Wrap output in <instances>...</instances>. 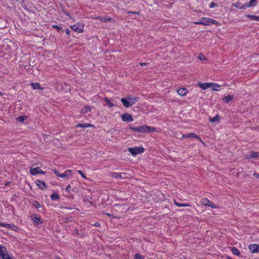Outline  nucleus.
<instances>
[{
  "label": "nucleus",
  "mask_w": 259,
  "mask_h": 259,
  "mask_svg": "<svg viewBox=\"0 0 259 259\" xmlns=\"http://www.w3.org/2000/svg\"><path fill=\"white\" fill-rule=\"evenodd\" d=\"M139 100L138 97H132L131 95H127L126 97L121 98V102L126 108L132 106Z\"/></svg>",
  "instance_id": "obj_2"
},
{
  "label": "nucleus",
  "mask_w": 259,
  "mask_h": 259,
  "mask_svg": "<svg viewBox=\"0 0 259 259\" xmlns=\"http://www.w3.org/2000/svg\"><path fill=\"white\" fill-rule=\"evenodd\" d=\"M198 85L200 88H201L202 90H206V89H207L209 88H211V87H220V85L219 84H218V83H213V82H210V83L205 82V83H198Z\"/></svg>",
  "instance_id": "obj_5"
},
{
  "label": "nucleus",
  "mask_w": 259,
  "mask_h": 259,
  "mask_svg": "<svg viewBox=\"0 0 259 259\" xmlns=\"http://www.w3.org/2000/svg\"><path fill=\"white\" fill-rule=\"evenodd\" d=\"M128 13L136 14H138V15H140V12H130V11H128Z\"/></svg>",
  "instance_id": "obj_45"
},
{
  "label": "nucleus",
  "mask_w": 259,
  "mask_h": 259,
  "mask_svg": "<svg viewBox=\"0 0 259 259\" xmlns=\"http://www.w3.org/2000/svg\"><path fill=\"white\" fill-rule=\"evenodd\" d=\"M6 251V248L5 246H0V255L2 256L3 253H5Z\"/></svg>",
  "instance_id": "obj_30"
},
{
  "label": "nucleus",
  "mask_w": 259,
  "mask_h": 259,
  "mask_svg": "<svg viewBox=\"0 0 259 259\" xmlns=\"http://www.w3.org/2000/svg\"><path fill=\"white\" fill-rule=\"evenodd\" d=\"M128 152L133 156L142 153L144 152V149L143 147H136L134 148H128Z\"/></svg>",
  "instance_id": "obj_3"
},
{
  "label": "nucleus",
  "mask_w": 259,
  "mask_h": 259,
  "mask_svg": "<svg viewBox=\"0 0 259 259\" xmlns=\"http://www.w3.org/2000/svg\"><path fill=\"white\" fill-rule=\"evenodd\" d=\"M1 226L4 227V224L0 223V227Z\"/></svg>",
  "instance_id": "obj_56"
},
{
  "label": "nucleus",
  "mask_w": 259,
  "mask_h": 259,
  "mask_svg": "<svg viewBox=\"0 0 259 259\" xmlns=\"http://www.w3.org/2000/svg\"><path fill=\"white\" fill-rule=\"evenodd\" d=\"M200 203L202 205L207 206H209L212 208H218V206L213 202L210 201L208 199L206 198L201 199Z\"/></svg>",
  "instance_id": "obj_4"
},
{
  "label": "nucleus",
  "mask_w": 259,
  "mask_h": 259,
  "mask_svg": "<svg viewBox=\"0 0 259 259\" xmlns=\"http://www.w3.org/2000/svg\"><path fill=\"white\" fill-rule=\"evenodd\" d=\"M130 129L135 132H139L142 133H153L156 131V128L146 125L138 126H130Z\"/></svg>",
  "instance_id": "obj_1"
},
{
  "label": "nucleus",
  "mask_w": 259,
  "mask_h": 259,
  "mask_svg": "<svg viewBox=\"0 0 259 259\" xmlns=\"http://www.w3.org/2000/svg\"><path fill=\"white\" fill-rule=\"evenodd\" d=\"M94 125L90 123H79L76 125V127H93Z\"/></svg>",
  "instance_id": "obj_19"
},
{
  "label": "nucleus",
  "mask_w": 259,
  "mask_h": 259,
  "mask_svg": "<svg viewBox=\"0 0 259 259\" xmlns=\"http://www.w3.org/2000/svg\"><path fill=\"white\" fill-rule=\"evenodd\" d=\"M121 119L123 121L130 122L133 121V118L131 114L124 113L121 115Z\"/></svg>",
  "instance_id": "obj_12"
},
{
  "label": "nucleus",
  "mask_w": 259,
  "mask_h": 259,
  "mask_svg": "<svg viewBox=\"0 0 259 259\" xmlns=\"http://www.w3.org/2000/svg\"><path fill=\"white\" fill-rule=\"evenodd\" d=\"M51 198L52 200H56L59 199V197L56 192H54L52 194H51Z\"/></svg>",
  "instance_id": "obj_26"
},
{
  "label": "nucleus",
  "mask_w": 259,
  "mask_h": 259,
  "mask_svg": "<svg viewBox=\"0 0 259 259\" xmlns=\"http://www.w3.org/2000/svg\"><path fill=\"white\" fill-rule=\"evenodd\" d=\"M70 27L74 31L78 33H82L83 31L84 24L82 23H77L70 26Z\"/></svg>",
  "instance_id": "obj_6"
},
{
  "label": "nucleus",
  "mask_w": 259,
  "mask_h": 259,
  "mask_svg": "<svg viewBox=\"0 0 259 259\" xmlns=\"http://www.w3.org/2000/svg\"><path fill=\"white\" fill-rule=\"evenodd\" d=\"M33 205L35 207V208H39L40 207V205L39 204V203L36 201H33Z\"/></svg>",
  "instance_id": "obj_34"
},
{
  "label": "nucleus",
  "mask_w": 259,
  "mask_h": 259,
  "mask_svg": "<svg viewBox=\"0 0 259 259\" xmlns=\"http://www.w3.org/2000/svg\"><path fill=\"white\" fill-rule=\"evenodd\" d=\"M4 227H6V228H10L11 225L9 224H4Z\"/></svg>",
  "instance_id": "obj_44"
},
{
  "label": "nucleus",
  "mask_w": 259,
  "mask_h": 259,
  "mask_svg": "<svg viewBox=\"0 0 259 259\" xmlns=\"http://www.w3.org/2000/svg\"><path fill=\"white\" fill-rule=\"evenodd\" d=\"M65 14L68 16L70 18H72L69 15L68 13H65Z\"/></svg>",
  "instance_id": "obj_54"
},
{
  "label": "nucleus",
  "mask_w": 259,
  "mask_h": 259,
  "mask_svg": "<svg viewBox=\"0 0 259 259\" xmlns=\"http://www.w3.org/2000/svg\"><path fill=\"white\" fill-rule=\"evenodd\" d=\"M195 23L197 24H201L203 25H209L210 18H201L199 19L198 22H195Z\"/></svg>",
  "instance_id": "obj_9"
},
{
  "label": "nucleus",
  "mask_w": 259,
  "mask_h": 259,
  "mask_svg": "<svg viewBox=\"0 0 259 259\" xmlns=\"http://www.w3.org/2000/svg\"><path fill=\"white\" fill-rule=\"evenodd\" d=\"M75 188L72 189V191H74V192H75Z\"/></svg>",
  "instance_id": "obj_57"
},
{
  "label": "nucleus",
  "mask_w": 259,
  "mask_h": 259,
  "mask_svg": "<svg viewBox=\"0 0 259 259\" xmlns=\"http://www.w3.org/2000/svg\"><path fill=\"white\" fill-rule=\"evenodd\" d=\"M210 23L214 24H218L219 23L215 20L210 18Z\"/></svg>",
  "instance_id": "obj_39"
},
{
  "label": "nucleus",
  "mask_w": 259,
  "mask_h": 259,
  "mask_svg": "<svg viewBox=\"0 0 259 259\" xmlns=\"http://www.w3.org/2000/svg\"><path fill=\"white\" fill-rule=\"evenodd\" d=\"M32 219L33 222L36 224H41L42 223V222L40 220V218L34 213H33L32 215Z\"/></svg>",
  "instance_id": "obj_16"
},
{
  "label": "nucleus",
  "mask_w": 259,
  "mask_h": 259,
  "mask_svg": "<svg viewBox=\"0 0 259 259\" xmlns=\"http://www.w3.org/2000/svg\"><path fill=\"white\" fill-rule=\"evenodd\" d=\"M78 172L82 177V178L86 179V177H85L84 174L81 170H78Z\"/></svg>",
  "instance_id": "obj_41"
},
{
  "label": "nucleus",
  "mask_w": 259,
  "mask_h": 259,
  "mask_svg": "<svg viewBox=\"0 0 259 259\" xmlns=\"http://www.w3.org/2000/svg\"><path fill=\"white\" fill-rule=\"evenodd\" d=\"M104 100L107 103V104H108V106L109 107L111 108L114 106V104L112 102H111V101L110 100V99L106 97L104 98Z\"/></svg>",
  "instance_id": "obj_24"
},
{
  "label": "nucleus",
  "mask_w": 259,
  "mask_h": 259,
  "mask_svg": "<svg viewBox=\"0 0 259 259\" xmlns=\"http://www.w3.org/2000/svg\"><path fill=\"white\" fill-rule=\"evenodd\" d=\"M188 92V90L186 88H180L177 90V93L181 96L186 95Z\"/></svg>",
  "instance_id": "obj_14"
},
{
  "label": "nucleus",
  "mask_w": 259,
  "mask_h": 259,
  "mask_svg": "<svg viewBox=\"0 0 259 259\" xmlns=\"http://www.w3.org/2000/svg\"><path fill=\"white\" fill-rule=\"evenodd\" d=\"M62 209L63 210V212L64 213H68L67 210H71V208L70 207H62Z\"/></svg>",
  "instance_id": "obj_36"
},
{
  "label": "nucleus",
  "mask_w": 259,
  "mask_h": 259,
  "mask_svg": "<svg viewBox=\"0 0 259 259\" xmlns=\"http://www.w3.org/2000/svg\"><path fill=\"white\" fill-rule=\"evenodd\" d=\"M70 190H71V186H70V184H69L67 187L65 189V190L66 192H67L68 193H70Z\"/></svg>",
  "instance_id": "obj_38"
},
{
  "label": "nucleus",
  "mask_w": 259,
  "mask_h": 259,
  "mask_svg": "<svg viewBox=\"0 0 259 259\" xmlns=\"http://www.w3.org/2000/svg\"><path fill=\"white\" fill-rule=\"evenodd\" d=\"M240 3L238 2L234 3L232 4V6L234 7H236L237 8L240 9Z\"/></svg>",
  "instance_id": "obj_33"
},
{
  "label": "nucleus",
  "mask_w": 259,
  "mask_h": 259,
  "mask_svg": "<svg viewBox=\"0 0 259 259\" xmlns=\"http://www.w3.org/2000/svg\"><path fill=\"white\" fill-rule=\"evenodd\" d=\"M102 18V17H100V16L96 17H95V19H97V20H99V18Z\"/></svg>",
  "instance_id": "obj_55"
},
{
  "label": "nucleus",
  "mask_w": 259,
  "mask_h": 259,
  "mask_svg": "<svg viewBox=\"0 0 259 259\" xmlns=\"http://www.w3.org/2000/svg\"><path fill=\"white\" fill-rule=\"evenodd\" d=\"M53 171L54 172L55 174L57 176H58V177H60V175H61V174H60V173L59 172V171H58V170H57L55 169V170H53Z\"/></svg>",
  "instance_id": "obj_37"
},
{
  "label": "nucleus",
  "mask_w": 259,
  "mask_h": 259,
  "mask_svg": "<svg viewBox=\"0 0 259 259\" xmlns=\"http://www.w3.org/2000/svg\"><path fill=\"white\" fill-rule=\"evenodd\" d=\"M134 259H145L144 256L140 254L136 253L135 255Z\"/></svg>",
  "instance_id": "obj_31"
},
{
  "label": "nucleus",
  "mask_w": 259,
  "mask_h": 259,
  "mask_svg": "<svg viewBox=\"0 0 259 259\" xmlns=\"http://www.w3.org/2000/svg\"><path fill=\"white\" fill-rule=\"evenodd\" d=\"M174 204L177 206H190V205L189 203H180L174 200Z\"/></svg>",
  "instance_id": "obj_25"
},
{
  "label": "nucleus",
  "mask_w": 259,
  "mask_h": 259,
  "mask_svg": "<svg viewBox=\"0 0 259 259\" xmlns=\"http://www.w3.org/2000/svg\"><path fill=\"white\" fill-rule=\"evenodd\" d=\"M75 233H77V230H75Z\"/></svg>",
  "instance_id": "obj_59"
},
{
  "label": "nucleus",
  "mask_w": 259,
  "mask_h": 259,
  "mask_svg": "<svg viewBox=\"0 0 259 259\" xmlns=\"http://www.w3.org/2000/svg\"><path fill=\"white\" fill-rule=\"evenodd\" d=\"M148 64H149V63H140V65L141 66H146Z\"/></svg>",
  "instance_id": "obj_46"
},
{
  "label": "nucleus",
  "mask_w": 259,
  "mask_h": 259,
  "mask_svg": "<svg viewBox=\"0 0 259 259\" xmlns=\"http://www.w3.org/2000/svg\"><path fill=\"white\" fill-rule=\"evenodd\" d=\"M31 87L34 90L41 89L40 86L38 83H31Z\"/></svg>",
  "instance_id": "obj_28"
},
{
  "label": "nucleus",
  "mask_w": 259,
  "mask_h": 259,
  "mask_svg": "<svg viewBox=\"0 0 259 259\" xmlns=\"http://www.w3.org/2000/svg\"><path fill=\"white\" fill-rule=\"evenodd\" d=\"M220 119H221V116H219V115H217L214 117L210 118L209 121L211 123H214L215 121H220Z\"/></svg>",
  "instance_id": "obj_22"
},
{
  "label": "nucleus",
  "mask_w": 259,
  "mask_h": 259,
  "mask_svg": "<svg viewBox=\"0 0 259 259\" xmlns=\"http://www.w3.org/2000/svg\"><path fill=\"white\" fill-rule=\"evenodd\" d=\"M106 20H107V22H108V21H111L112 20V19L110 17H106Z\"/></svg>",
  "instance_id": "obj_49"
},
{
  "label": "nucleus",
  "mask_w": 259,
  "mask_h": 259,
  "mask_svg": "<svg viewBox=\"0 0 259 259\" xmlns=\"http://www.w3.org/2000/svg\"><path fill=\"white\" fill-rule=\"evenodd\" d=\"M216 6H217V4L212 2V3H210V4L209 5V8H214V7H215Z\"/></svg>",
  "instance_id": "obj_40"
},
{
  "label": "nucleus",
  "mask_w": 259,
  "mask_h": 259,
  "mask_svg": "<svg viewBox=\"0 0 259 259\" xmlns=\"http://www.w3.org/2000/svg\"><path fill=\"white\" fill-rule=\"evenodd\" d=\"M248 248L250 252L252 253L259 252V245L256 244H252L248 246Z\"/></svg>",
  "instance_id": "obj_8"
},
{
  "label": "nucleus",
  "mask_w": 259,
  "mask_h": 259,
  "mask_svg": "<svg viewBox=\"0 0 259 259\" xmlns=\"http://www.w3.org/2000/svg\"><path fill=\"white\" fill-rule=\"evenodd\" d=\"M258 156V153L255 152H252L251 154L248 156L246 157V158H256Z\"/></svg>",
  "instance_id": "obj_27"
},
{
  "label": "nucleus",
  "mask_w": 259,
  "mask_h": 259,
  "mask_svg": "<svg viewBox=\"0 0 259 259\" xmlns=\"http://www.w3.org/2000/svg\"><path fill=\"white\" fill-rule=\"evenodd\" d=\"M91 110V107L90 106H85L83 109L81 110V113H87Z\"/></svg>",
  "instance_id": "obj_23"
},
{
  "label": "nucleus",
  "mask_w": 259,
  "mask_h": 259,
  "mask_svg": "<svg viewBox=\"0 0 259 259\" xmlns=\"http://www.w3.org/2000/svg\"><path fill=\"white\" fill-rule=\"evenodd\" d=\"M212 90L213 91H218V90L217 89V87H212Z\"/></svg>",
  "instance_id": "obj_52"
},
{
  "label": "nucleus",
  "mask_w": 259,
  "mask_h": 259,
  "mask_svg": "<svg viewBox=\"0 0 259 259\" xmlns=\"http://www.w3.org/2000/svg\"><path fill=\"white\" fill-rule=\"evenodd\" d=\"M94 225L96 227H99L100 224L99 223L96 222V223H95Z\"/></svg>",
  "instance_id": "obj_51"
},
{
  "label": "nucleus",
  "mask_w": 259,
  "mask_h": 259,
  "mask_svg": "<svg viewBox=\"0 0 259 259\" xmlns=\"http://www.w3.org/2000/svg\"><path fill=\"white\" fill-rule=\"evenodd\" d=\"M234 98V95H227L226 96H225L223 99V100L226 103H229L231 100H232V99H233Z\"/></svg>",
  "instance_id": "obj_17"
},
{
  "label": "nucleus",
  "mask_w": 259,
  "mask_h": 259,
  "mask_svg": "<svg viewBox=\"0 0 259 259\" xmlns=\"http://www.w3.org/2000/svg\"><path fill=\"white\" fill-rule=\"evenodd\" d=\"M53 28L56 29L58 31L62 29V27L58 25H53Z\"/></svg>",
  "instance_id": "obj_35"
},
{
  "label": "nucleus",
  "mask_w": 259,
  "mask_h": 259,
  "mask_svg": "<svg viewBox=\"0 0 259 259\" xmlns=\"http://www.w3.org/2000/svg\"><path fill=\"white\" fill-rule=\"evenodd\" d=\"M253 176H255V177H257V178H259V174H258L254 173V174H253Z\"/></svg>",
  "instance_id": "obj_53"
},
{
  "label": "nucleus",
  "mask_w": 259,
  "mask_h": 259,
  "mask_svg": "<svg viewBox=\"0 0 259 259\" xmlns=\"http://www.w3.org/2000/svg\"><path fill=\"white\" fill-rule=\"evenodd\" d=\"M257 0H250L248 4H246V7H251L257 5Z\"/></svg>",
  "instance_id": "obj_18"
},
{
  "label": "nucleus",
  "mask_w": 259,
  "mask_h": 259,
  "mask_svg": "<svg viewBox=\"0 0 259 259\" xmlns=\"http://www.w3.org/2000/svg\"><path fill=\"white\" fill-rule=\"evenodd\" d=\"M2 257L3 259H12L8 253H3Z\"/></svg>",
  "instance_id": "obj_32"
},
{
  "label": "nucleus",
  "mask_w": 259,
  "mask_h": 259,
  "mask_svg": "<svg viewBox=\"0 0 259 259\" xmlns=\"http://www.w3.org/2000/svg\"><path fill=\"white\" fill-rule=\"evenodd\" d=\"M126 174L125 173H118L115 172H113L110 173V176L112 177L115 178H121V179H125L126 178L125 177Z\"/></svg>",
  "instance_id": "obj_11"
},
{
  "label": "nucleus",
  "mask_w": 259,
  "mask_h": 259,
  "mask_svg": "<svg viewBox=\"0 0 259 259\" xmlns=\"http://www.w3.org/2000/svg\"><path fill=\"white\" fill-rule=\"evenodd\" d=\"M30 173L31 175L35 176L37 174H45V171H42L39 167H36L35 168H31L30 169Z\"/></svg>",
  "instance_id": "obj_7"
},
{
  "label": "nucleus",
  "mask_w": 259,
  "mask_h": 259,
  "mask_svg": "<svg viewBox=\"0 0 259 259\" xmlns=\"http://www.w3.org/2000/svg\"><path fill=\"white\" fill-rule=\"evenodd\" d=\"M2 93L0 92V95H2Z\"/></svg>",
  "instance_id": "obj_58"
},
{
  "label": "nucleus",
  "mask_w": 259,
  "mask_h": 259,
  "mask_svg": "<svg viewBox=\"0 0 259 259\" xmlns=\"http://www.w3.org/2000/svg\"><path fill=\"white\" fill-rule=\"evenodd\" d=\"M35 184L37 185V186L40 189L44 190L46 189L47 188V186L46 185V183L44 181L41 180H36L35 181Z\"/></svg>",
  "instance_id": "obj_10"
},
{
  "label": "nucleus",
  "mask_w": 259,
  "mask_h": 259,
  "mask_svg": "<svg viewBox=\"0 0 259 259\" xmlns=\"http://www.w3.org/2000/svg\"><path fill=\"white\" fill-rule=\"evenodd\" d=\"M70 219H71V217L70 218H65V220L64 221V222H67Z\"/></svg>",
  "instance_id": "obj_50"
},
{
  "label": "nucleus",
  "mask_w": 259,
  "mask_h": 259,
  "mask_svg": "<svg viewBox=\"0 0 259 259\" xmlns=\"http://www.w3.org/2000/svg\"><path fill=\"white\" fill-rule=\"evenodd\" d=\"M99 19L101 20V22H107L106 17L100 18Z\"/></svg>",
  "instance_id": "obj_42"
},
{
  "label": "nucleus",
  "mask_w": 259,
  "mask_h": 259,
  "mask_svg": "<svg viewBox=\"0 0 259 259\" xmlns=\"http://www.w3.org/2000/svg\"><path fill=\"white\" fill-rule=\"evenodd\" d=\"M27 118V116H19L16 119L18 121L23 122Z\"/></svg>",
  "instance_id": "obj_29"
},
{
  "label": "nucleus",
  "mask_w": 259,
  "mask_h": 259,
  "mask_svg": "<svg viewBox=\"0 0 259 259\" xmlns=\"http://www.w3.org/2000/svg\"><path fill=\"white\" fill-rule=\"evenodd\" d=\"M183 138H197L200 141H201V139L194 133H189L188 134H183L182 136Z\"/></svg>",
  "instance_id": "obj_13"
},
{
  "label": "nucleus",
  "mask_w": 259,
  "mask_h": 259,
  "mask_svg": "<svg viewBox=\"0 0 259 259\" xmlns=\"http://www.w3.org/2000/svg\"><path fill=\"white\" fill-rule=\"evenodd\" d=\"M70 30L69 29H66V33L68 35H69L70 34Z\"/></svg>",
  "instance_id": "obj_48"
},
{
  "label": "nucleus",
  "mask_w": 259,
  "mask_h": 259,
  "mask_svg": "<svg viewBox=\"0 0 259 259\" xmlns=\"http://www.w3.org/2000/svg\"><path fill=\"white\" fill-rule=\"evenodd\" d=\"M199 58L200 60H205V59L202 54H199Z\"/></svg>",
  "instance_id": "obj_43"
},
{
  "label": "nucleus",
  "mask_w": 259,
  "mask_h": 259,
  "mask_svg": "<svg viewBox=\"0 0 259 259\" xmlns=\"http://www.w3.org/2000/svg\"><path fill=\"white\" fill-rule=\"evenodd\" d=\"M246 17L249 18L251 20L259 21V16H256L254 15L248 14L246 16Z\"/></svg>",
  "instance_id": "obj_21"
},
{
  "label": "nucleus",
  "mask_w": 259,
  "mask_h": 259,
  "mask_svg": "<svg viewBox=\"0 0 259 259\" xmlns=\"http://www.w3.org/2000/svg\"><path fill=\"white\" fill-rule=\"evenodd\" d=\"M72 172L70 170H67L64 173L60 175V178H65L66 177H69L72 176Z\"/></svg>",
  "instance_id": "obj_15"
},
{
  "label": "nucleus",
  "mask_w": 259,
  "mask_h": 259,
  "mask_svg": "<svg viewBox=\"0 0 259 259\" xmlns=\"http://www.w3.org/2000/svg\"><path fill=\"white\" fill-rule=\"evenodd\" d=\"M231 250L232 251V252L234 254V255H236L237 256H239L240 253V252L238 250V249L235 247H231Z\"/></svg>",
  "instance_id": "obj_20"
},
{
  "label": "nucleus",
  "mask_w": 259,
  "mask_h": 259,
  "mask_svg": "<svg viewBox=\"0 0 259 259\" xmlns=\"http://www.w3.org/2000/svg\"><path fill=\"white\" fill-rule=\"evenodd\" d=\"M245 7H246V4L245 5H243V6H240V9H245Z\"/></svg>",
  "instance_id": "obj_47"
}]
</instances>
